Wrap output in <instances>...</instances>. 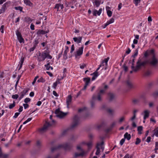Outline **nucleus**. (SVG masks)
Returning a JSON list of instances; mask_svg holds the SVG:
<instances>
[{
  "label": "nucleus",
  "instance_id": "f257e3e1",
  "mask_svg": "<svg viewBox=\"0 0 158 158\" xmlns=\"http://www.w3.org/2000/svg\"><path fill=\"white\" fill-rule=\"evenodd\" d=\"M145 57L150 56L151 58L147 60V64H149L152 66H156L158 63V59L156 56L153 49L147 50L144 54Z\"/></svg>",
  "mask_w": 158,
  "mask_h": 158
},
{
  "label": "nucleus",
  "instance_id": "f03ea898",
  "mask_svg": "<svg viewBox=\"0 0 158 158\" xmlns=\"http://www.w3.org/2000/svg\"><path fill=\"white\" fill-rule=\"evenodd\" d=\"M147 64V62L146 60L142 61L140 58H139L136 64V65L133 69V71L134 72H137L142 67L144 66Z\"/></svg>",
  "mask_w": 158,
  "mask_h": 158
},
{
  "label": "nucleus",
  "instance_id": "7ed1b4c3",
  "mask_svg": "<svg viewBox=\"0 0 158 158\" xmlns=\"http://www.w3.org/2000/svg\"><path fill=\"white\" fill-rule=\"evenodd\" d=\"M72 147V145L70 143H67L62 145H60L57 147L52 148H51V151L52 152H53L57 149L61 147H63L67 150H69Z\"/></svg>",
  "mask_w": 158,
  "mask_h": 158
},
{
  "label": "nucleus",
  "instance_id": "20e7f679",
  "mask_svg": "<svg viewBox=\"0 0 158 158\" xmlns=\"http://www.w3.org/2000/svg\"><path fill=\"white\" fill-rule=\"evenodd\" d=\"M55 122V121L54 120H52V122H46L43 127L39 130L40 132L41 133L45 132L48 130V128L54 124Z\"/></svg>",
  "mask_w": 158,
  "mask_h": 158
},
{
  "label": "nucleus",
  "instance_id": "39448f33",
  "mask_svg": "<svg viewBox=\"0 0 158 158\" xmlns=\"http://www.w3.org/2000/svg\"><path fill=\"white\" fill-rule=\"evenodd\" d=\"M77 149L80 153L75 152L74 154V157H75L77 158L80 156H83L86 153V152L81 148V146L79 145L77 146Z\"/></svg>",
  "mask_w": 158,
  "mask_h": 158
},
{
  "label": "nucleus",
  "instance_id": "423d86ee",
  "mask_svg": "<svg viewBox=\"0 0 158 158\" xmlns=\"http://www.w3.org/2000/svg\"><path fill=\"white\" fill-rule=\"evenodd\" d=\"M102 95L100 94H98L97 97H96L95 95H93L92 97V101L91 102V106L93 107L94 105V103L93 101L97 100L99 101H101L102 100Z\"/></svg>",
  "mask_w": 158,
  "mask_h": 158
},
{
  "label": "nucleus",
  "instance_id": "0eeeda50",
  "mask_svg": "<svg viewBox=\"0 0 158 158\" xmlns=\"http://www.w3.org/2000/svg\"><path fill=\"white\" fill-rule=\"evenodd\" d=\"M79 122V118L77 115H75L73 119V121L71 126L72 128L73 129L76 127L78 125Z\"/></svg>",
  "mask_w": 158,
  "mask_h": 158
},
{
  "label": "nucleus",
  "instance_id": "6e6552de",
  "mask_svg": "<svg viewBox=\"0 0 158 158\" xmlns=\"http://www.w3.org/2000/svg\"><path fill=\"white\" fill-rule=\"evenodd\" d=\"M56 116L60 118H62L65 116L67 114L66 113H64L60 110L59 109L56 110L55 111Z\"/></svg>",
  "mask_w": 158,
  "mask_h": 158
},
{
  "label": "nucleus",
  "instance_id": "1a4fd4ad",
  "mask_svg": "<svg viewBox=\"0 0 158 158\" xmlns=\"http://www.w3.org/2000/svg\"><path fill=\"white\" fill-rule=\"evenodd\" d=\"M46 58H47V55L45 52H44L42 53H40L39 55L38 56V60L39 62L43 61Z\"/></svg>",
  "mask_w": 158,
  "mask_h": 158
},
{
  "label": "nucleus",
  "instance_id": "9d476101",
  "mask_svg": "<svg viewBox=\"0 0 158 158\" xmlns=\"http://www.w3.org/2000/svg\"><path fill=\"white\" fill-rule=\"evenodd\" d=\"M83 46L79 48L77 52V53L75 55L76 58L79 59L80 58L79 56L81 55L83 53Z\"/></svg>",
  "mask_w": 158,
  "mask_h": 158
},
{
  "label": "nucleus",
  "instance_id": "9b49d317",
  "mask_svg": "<svg viewBox=\"0 0 158 158\" xmlns=\"http://www.w3.org/2000/svg\"><path fill=\"white\" fill-rule=\"evenodd\" d=\"M90 78L89 77L84 78H83V81L85 82V85L82 90H84L86 89L87 85H88L90 81Z\"/></svg>",
  "mask_w": 158,
  "mask_h": 158
},
{
  "label": "nucleus",
  "instance_id": "f8f14e48",
  "mask_svg": "<svg viewBox=\"0 0 158 158\" xmlns=\"http://www.w3.org/2000/svg\"><path fill=\"white\" fill-rule=\"evenodd\" d=\"M16 34L19 42L20 43H24V40L22 37L21 33L18 31H17L16 32Z\"/></svg>",
  "mask_w": 158,
  "mask_h": 158
},
{
  "label": "nucleus",
  "instance_id": "ddd939ff",
  "mask_svg": "<svg viewBox=\"0 0 158 158\" xmlns=\"http://www.w3.org/2000/svg\"><path fill=\"white\" fill-rule=\"evenodd\" d=\"M108 98L109 101L111 102L115 99V96L114 94L111 93H109L108 94Z\"/></svg>",
  "mask_w": 158,
  "mask_h": 158
},
{
  "label": "nucleus",
  "instance_id": "4468645a",
  "mask_svg": "<svg viewBox=\"0 0 158 158\" xmlns=\"http://www.w3.org/2000/svg\"><path fill=\"white\" fill-rule=\"evenodd\" d=\"M72 101V96L71 95H69L66 100V103L67 105V108H69V105L71 104Z\"/></svg>",
  "mask_w": 158,
  "mask_h": 158
},
{
  "label": "nucleus",
  "instance_id": "2eb2a0df",
  "mask_svg": "<svg viewBox=\"0 0 158 158\" xmlns=\"http://www.w3.org/2000/svg\"><path fill=\"white\" fill-rule=\"evenodd\" d=\"M82 37L81 36H79L78 37H75L73 38V39L74 41L77 44L81 43Z\"/></svg>",
  "mask_w": 158,
  "mask_h": 158
},
{
  "label": "nucleus",
  "instance_id": "dca6fc26",
  "mask_svg": "<svg viewBox=\"0 0 158 158\" xmlns=\"http://www.w3.org/2000/svg\"><path fill=\"white\" fill-rule=\"evenodd\" d=\"M150 112V111L147 110H145L144 111V119L145 120L146 118L148 117Z\"/></svg>",
  "mask_w": 158,
  "mask_h": 158
},
{
  "label": "nucleus",
  "instance_id": "f3484780",
  "mask_svg": "<svg viewBox=\"0 0 158 158\" xmlns=\"http://www.w3.org/2000/svg\"><path fill=\"white\" fill-rule=\"evenodd\" d=\"M102 10V8L100 9L98 11L97 10H94L93 11V15L96 16L97 15H100L101 13Z\"/></svg>",
  "mask_w": 158,
  "mask_h": 158
},
{
  "label": "nucleus",
  "instance_id": "a211bd4d",
  "mask_svg": "<svg viewBox=\"0 0 158 158\" xmlns=\"http://www.w3.org/2000/svg\"><path fill=\"white\" fill-rule=\"evenodd\" d=\"M135 58H134L133 59H132V60H130L129 61V63L131 64V68L132 70H133V69L134 68H135V66H134V62H135Z\"/></svg>",
  "mask_w": 158,
  "mask_h": 158
},
{
  "label": "nucleus",
  "instance_id": "6ab92c4d",
  "mask_svg": "<svg viewBox=\"0 0 158 158\" xmlns=\"http://www.w3.org/2000/svg\"><path fill=\"white\" fill-rule=\"evenodd\" d=\"M126 84L127 87L130 88H133V85L131 81L128 80L126 81Z\"/></svg>",
  "mask_w": 158,
  "mask_h": 158
},
{
  "label": "nucleus",
  "instance_id": "aec40b11",
  "mask_svg": "<svg viewBox=\"0 0 158 158\" xmlns=\"http://www.w3.org/2000/svg\"><path fill=\"white\" fill-rule=\"evenodd\" d=\"M110 8V7L109 6H107L106 7L107 15L109 17H110L112 16V13L111 11L109 10Z\"/></svg>",
  "mask_w": 158,
  "mask_h": 158
},
{
  "label": "nucleus",
  "instance_id": "412c9836",
  "mask_svg": "<svg viewBox=\"0 0 158 158\" xmlns=\"http://www.w3.org/2000/svg\"><path fill=\"white\" fill-rule=\"evenodd\" d=\"M99 143H97L96 146V148L97 149V151L96 152L95 154L97 155H98L99 154L100 152V148L99 147Z\"/></svg>",
  "mask_w": 158,
  "mask_h": 158
},
{
  "label": "nucleus",
  "instance_id": "4be33fe9",
  "mask_svg": "<svg viewBox=\"0 0 158 158\" xmlns=\"http://www.w3.org/2000/svg\"><path fill=\"white\" fill-rule=\"evenodd\" d=\"M9 156V154H3L1 151L0 152V158H8Z\"/></svg>",
  "mask_w": 158,
  "mask_h": 158
},
{
  "label": "nucleus",
  "instance_id": "5701e85b",
  "mask_svg": "<svg viewBox=\"0 0 158 158\" xmlns=\"http://www.w3.org/2000/svg\"><path fill=\"white\" fill-rule=\"evenodd\" d=\"M91 75H93L92 79V81L94 80L98 76V72L97 71L94 72L93 74H92Z\"/></svg>",
  "mask_w": 158,
  "mask_h": 158
},
{
  "label": "nucleus",
  "instance_id": "b1692460",
  "mask_svg": "<svg viewBox=\"0 0 158 158\" xmlns=\"http://www.w3.org/2000/svg\"><path fill=\"white\" fill-rule=\"evenodd\" d=\"M152 74L151 71L149 70H147L145 71L144 74V76L145 77H148L150 76Z\"/></svg>",
  "mask_w": 158,
  "mask_h": 158
},
{
  "label": "nucleus",
  "instance_id": "393cba45",
  "mask_svg": "<svg viewBox=\"0 0 158 158\" xmlns=\"http://www.w3.org/2000/svg\"><path fill=\"white\" fill-rule=\"evenodd\" d=\"M141 97L134 99L133 100V102L135 104H138L140 102Z\"/></svg>",
  "mask_w": 158,
  "mask_h": 158
},
{
  "label": "nucleus",
  "instance_id": "a878e982",
  "mask_svg": "<svg viewBox=\"0 0 158 158\" xmlns=\"http://www.w3.org/2000/svg\"><path fill=\"white\" fill-rule=\"evenodd\" d=\"M153 134L152 136V137H153L154 135H155L156 137H158V127L156 128L153 131Z\"/></svg>",
  "mask_w": 158,
  "mask_h": 158
},
{
  "label": "nucleus",
  "instance_id": "bb28decb",
  "mask_svg": "<svg viewBox=\"0 0 158 158\" xmlns=\"http://www.w3.org/2000/svg\"><path fill=\"white\" fill-rule=\"evenodd\" d=\"M61 80L60 79H58L56 82H54L53 84V87L54 88V89H56V87L58 84H60V81Z\"/></svg>",
  "mask_w": 158,
  "mask_h": 158
},
{
  "label": "nucleus",
  "instance_id": "cd10ccee",
  "mask_svg": "<svg viewBox=\"0 0 158 158\" xmlns=\"http://www.w3.org/2000/svg\"><path fill=\"white\" fill-rule=\"evenodd\" d=\"M125 119V117L124 116H121L118 120V123H121L123 122Z\"/></svg>",
  "mask_w": 158,
  "mask_h": 158
},
{
  "label": "nucleus",
  "instance_id": "c85d7f7f",
  "mask_svg": "<svg viewBox=\"0 0 158 158\" xmlns=\"http://www.w3.org/2000/svg\"><path fill=\"white\" fill-rule=\"evenodd\" d=\"M24 3L27 5L32 6L33 4L30 1V0H24Z\"/></svg>",
  "mask_w": 158,
  "mask_h": 158
},
{
  "label": "nucleus",
  "instance_id": "c756f323",
  "mask_svg": "<svg viewBox=\"0 0 158 158\" xmlns=\"http://www.w3.org/2000/svg\"><path fill=\"white\" fill-rule=\"evenodd\" d=\"M124 139H126L128 140H129L131 138V136L130 134H128L127 132H126L124 135Z\"/></svg>",
  "mask_w": 158,
  "mask_h": 158
},
{
  "label": "nucleus",
  "instance_id": "7c9ffc66",
  "mask_svg": "<svg viewBox=\"0 0 158 158\" xmlns=\"http://www.w3.org/2000/svg\"><path fill=\"white\" fill-rule=\"evenodd\" d=\"M143 127L142 126H139L138 127L137 131H138V133L139 134H142V133L141 131L143 130Z\"/></svg>",
  "mask_w": 158,
  "mask_h": 158
},
{
  "label": "nucleus",
  "instance_id": "2f4dec72",
  "mask_svg": "<svg viewBox=\"0 0 158 158\" xmlns=\"http://www.w3.org/2000/svg\"><path fill=\"white\" fill-rule=\"evenodd\" d=\"M49 32V30H47L46 31H44L43 30H39L38 31V33L40 34H45Z\"/></svg>",
  "mask_w": 158,
  "mask_h": 158
},
{
  "label": "nucleus",
  "instance_id": "473e14b6",
  "mask_svg": "<svg viewBox=\"0 0 158 158\" xmlns=\"http://www.w3.org/2000/svg\"><path fill=\"white\" fill-rule=\"evenodd\" d=\"M98 143H99V147L102 150V151H103L104 149V147L103 146L104 144V142L102 141V142H98Z\"/></svg>",
  "mask_w": 158,
  "mask_h": 158
},
{
  "label": "nucleus",
  "instance_id": "72a5a7b5",
  "mask_svg": "<svg viewBox=\"0 0 158 158\" xmlns=\"http://www.w3.org/2000/svg\"><path fill=\"white\" fill-rule=\"evenodd\" d=\"M45 66L47 70H49L50 69H51V70L53 69V68L50 66L49 63H48L47 64L45 65Z\"/></svg>",
  "mask_w": 158,
  "mask_h": 158
},
{
  "label": "nucleus",
  "instance_id": "f704fd0d",
  "mask_svg": "<svg viewBox=\"0 0 158 158\" xmlns=\"http://www.w3.org/2000/svg\"><path fill=\"white\" fill-rule=\"evenodd\" d=\"M109 59V57H107V58L105 59L104 60L102 61V65H103V64L105 63V65L107 66V62Z\"/></svg>",
  "mask_w": 158,
  "mask_h": 158
},
{
  "label": "nucleus",
  "instance_id": "c9c22d12",
  "mask_svg": "<svg viewBox=\"0 0 158 158\" xmlns=\"http://www.w3.org/2000/svg\"><path fill=\"white\" fill-rule=\"evenodd\" d=\"M24 21L28 23H30L32 21L31 19L28 17H25L24 18Z\"/></svg>",
  "mask_w": 158,
  "mask_h": 158
},
{
  "label": "nucleus",
  "instance_id": "e433bc0d",
  "mask_svg": "<svg viewBox=\"0 0 158 158\" xmlns=\"http://www.w3.org/2000/svg\"><path fill=\"white\" fill-rule=\"evenodd\" d=\"M157 150H158V142H156L155 143V148L154 149L155 153H157Z\"/></svg>",
  "mask_w": 158,
  "mask_h": 158
},
{
  "label": "nucleus",
  "instance_id": "4c0bfd02",
  "mask_svg": "<svg viewBox=\"0 0 158 158\" xmlns=\"http://www.w3.org/2000/svg\"><path fill=\"white\" fill-rule=\"evenodd\" d=\"M138 49H136L135 51L134 54L131 57H133L135 58V57L136 56H137V55H138Z\"/></svg>",
  "mask_w": 158,
  "mask_h": 158
},
{
  "label": "nucleus",
  "instance_id": "58836bf2",
  "mask_svg": "<svg viewBox=\"0 0 158 158\" xmlns=\"http://www.w3.org/2000/svg\"><path fill=\"white\" fill-rule=\"evenodd\" d=\"M114 21V19L113 18H111L110 20H108L106 23L108 25L111 23H113Z\"/></svg>",
  "mask_w": 158,
  "mask_h": 158
},
{
  "label": "nucleus",
  "instance_id": "ea45409f",
  "mask_svg": "<svg viewBox=\"0 0 158 158\" xmlns=\"http://www.w3.org/2000/svg\"><path fill=\"white\" fill-rule=\"evenodd\" d=\"M133 157V155H130L128 154H127L123 158H132Z\"/></svg>",
  "mask_w": 158,
  "mask_h": 158
},
{
  "label": "nucleus",
  "instance_id": "a19ab883",
  "mask_svg": "<svg viewBox=\"0 0 158 158\" xmlns=\"http://www.w3.org/2000/svg\"><path fill=\"white\" fill-rule=\"evenodd\" d=\"M45 80L42 77H41L37 80L38 82H44L45 81Z\"/></svg>",
  "mask_w": 158,
  "mask_h": 158
},
{
  "label": "nucleus",
  "instance_id": "79ce46f5",
  "mask_svg": "<svg viewBox=\"0 0 158 158\" xmlns=\"http://www.w3.org/2000/svg\"><path fill=\"white\" fill-rule=\"evenodd\" d=\"M41 142L39 140H38L36 142V145L38 147H40L41 146Z\"/></svg>",
  "mask_w": 158,
  "mask_h": 158
},
{
  "label": "nucleus",
  "instance_id": "37998d69",
  "mask_svg": "<svg viewBox=\"0 0 158 158\" xmlns=\"http://www.w3.org/2000/svg\"><path fill=\"white\" fill-rule=\"evenodd\" d=\"M152 95L154 97H157L158 96V90L154 92Z\"/></svg>",
  "mask_w": 158,
  "mask_h": 158
},
{
  "label": "nucleus",
  "instance_id": "c03bdc74",
  "mask_svg": "<svg viewBox=\"0 0 158 158\" xmlns=\"http://www.w3.org/2000/svg\"><path fill=\"white\" fill-rule=\"evenodd\" d=\"M15 106V102H14L12 104H10L9 106V108L11 109Z\"/></svg>",
  "mask_w": 158,
  "mask_h": 158
},
{
  "label": "nucleus",
  "instance_id": "a18cd8bd",
  "mask_svg": "<svg viewBox=\"0 0 158 158\" xmlns=\"http://www.w3.org/2000/svg\"><path fill=\"white\" fill-rule=\"evenodd\" d=\"M141 0H133L136 6L140 3Z\"/></svg>",
  "mask_w": 158,
  "mask_h": 158
},
{
  "label": "nucleus",
  "instance_id": "49530a36",
  "mask_svg": "<svg viewBox=\"0 0 158 158\" xmlns=\"http://www.w3.org/2000/svg\"><path fill=\"white\" fill-rule=\"evenodd\" d=\"M24 61V58H22L20 60V66L19 69H20L22 67V66L23 65V63Z\"/></svg>",
  "mask_w": 158,
  "mask_h": 158
},
{
  "label": "nucleus",
  "instance_id": "de8ad7c7",
  "mask_svg": "<svg viewBox=\"0 0 158 158\" xmlns=\"http://www.w3.org/2000/svg\"><path fill=\"white\" fill-rule=\"evenodd\" d=\"M107 110L108 112H109L110 114H113L114 113V110H113L109 109H107Z\"/></svg>",
  "mask_w": 158,
  "mask_h": 158
},
{
  "label": "nucleus",
  "instance_id": "09e8293b",
  "mask_svg": "<svg viewBox=\"0 0 158 158\" xmlns=\"http://www.w3.org/2000/svg\"><path fill=\"white\" fill-rule=\"evenodd\" d=\"M140 142L141 140L139 138H137L136 139V141L135 142V144L136 145H138L140 143Z\"/></svg>",
  "mask_w": 158,
  "mask_h": 158
},
{
  "label": "nucleus",
  "instance_id": "8fccbe9b",
  "mask_svg": "<svg viewBox=\"0 0 158 158\" xmlns=\"http://www.w3.org/2000/svg\"><path fill=\"white\" fill-rule=\"evenodd\" d=\"M15 9L16 10H19L21 11H22L23 8L21 6L15 7Z\"/></svg>",
  "mask_w": 158,
  "mask_h": 158
},
{
  "label": "nucleus",
  "instance_id": "3c124183",
  "mask_svg": "<svg viewBox=\"0 0 158 158\" xmlns=\"http://www.w3.org/2000/svg\"><path fill=\"white\" fill-rule=\"evenodd\" d=\"M91 117V115L89 113L86 114L84 116L85 118H90Z\"/></svg>",
  "mask_w": 158,
  "mask_h": 158
},
{
  "label": "nucleus",
  "instance_id": "603ef678",
  "mask_svg": "<svg viewBox=\"0 0 158 158\" xmlns=\"http://www.w3.org/2000/svg\"><path fill=\"white\" fill-rule=\"evenodd\" d=\"M65 50L64 51V54L66 55L67 54V52H68L69 51V47L68 46H66L65 47Z\"/></svg>",
  "mask_w": 158,
  "mask_h": 158
},
{
  "label": "nucleus",
  "instance_id": "864d4df0",
  "mask_svg": "<svg viewBox=\"0 0 158 158\" xmlns=\"http://www.w3.org/2000/svg\"><path fill=\"white\" fill-rule=\"evenodd\" d=\"M19 97V95L18 94L13 95L12 96V98L13 99H17Z\"/></svg>",
  "mask_w": 158,
  "mask_h": 158
},
{
  "label": "nucleus",
  "instance_id": "5fc2aeb1",
  "mask_svg": "<svg viewBox=\"0 0 158 158\" xmlns=\"http://www.w3.org/2000/svg\"><path fill=\"white\" fill-rule=\"evenodd\" d=\"M6 4H7L6 3L4 4H3V5L2 6V8H1L2 10H3V11H4V10H5L6 7Z\"/></svg>",
  "mask_w": 158,
  "mask_h": 158
},
{
  "label": "nucleus",
  "instance_id": "6e6d98bb",
  "mask_svg": "<svg viewBox=\"0 0 158 158\" xmlns=\"http://www.w3.org/2000/svg\"><path fill=\"white\" fill-rule=\"evenodd\" d=\"M86 109V107H83V108H80L79 109L78 112H81L84 111Z\"/></svg>",
  "mask_w": 158,
  "mask_h": 158
},
{
  "label": "nucleus",
  "instance_id": "4d7b16f0",
  "mask_svg": "<svg viewBox=\"0 0 158 158\" xmlns=\"http://www.w3.org/2000/svg\"><path fill=\"white\" fill-rule=\"evenodd\" d=\"M30 100L31 99L30 98H27L24 99V102L26 103H28V102H29Z\"/></svg>",
  "mask_w": 158,
  "mask_h": 158
},
{
  "label": "nucleus",
  "instance_id": "13d9d810",
  "mask_svg": "<svg viewBox=\"0 0 158 158\" xmlns=\"http://www.w3.org/2000/svg\"><path fill=\"white\" fill-rule=\"evenodd\" d=\"M60 7V4H57L56 5L55 8L57 9V11H58Z\"/></svg>",
  "mask_w": 158,
  "mask_h": 158
},
{
  "label": "nucleus",
  "instance_id": "bf43d9fd",
  "mask_svg": "<svg viewBox=\"0 0 158 158\" xmlns=\"http://www.w3.org/2000/svg\"><path fill=\"white\" fill-rule=\"evenodd\" d=\"M125 141V139H124H124H122L121 140V141H120V144L121 145H123V144L124 143V142Z\"/></svg>",
  "mask_w": 158,
  "mask_h": 158
},
{
  "label": "nucleus",
  "instance_id": "052dcab7",
  "mask_svg": "<svg viewBox=\"0 0 158 158\" xmlns=\"http://www.w3.org/2000/svg\"><path fill=\"white\" fill-rule=\"evenodd\" d=\"M39 41L38 40L35 39L34 42V46H36L37 44L38 43Z\"/></svg>",
  "mask_w": 158,
  "mask_h": 158
},
{
  "label": "nucleus",
  "instance_id": "680f3d73",
  "mask_svg": "<svg viewBox=\"0 0 158 158\" xmlns=\"http://www.w3.org/2000/svg\"><path fill=\"white\" fill-rule=\"evenodd\" d=\"M46 55H47V57H48V58L50 59H51L52 58V56L49 55V53L46 52Z\"/></svg>",
  "mask_w": 158,
  "mask_h": 158
},
{
  "label": "nucleus",
  "instance_id": "e2e57ef3",
  "mask_svg": "<svg viewBox=\"0 0 158 158\" xmlns=\"http://www.w3.org/2000/svg\"><path fill=\"white\" fill-rule=\"evenodd\" d=\"M95 5L97 7L100 4V2L98 1H95Z\"/></svg>",
  "mask_w": 158,
  "mask_h": 158
},
{
  "label": "nucleus",
  "instance_id": "0e129e2a",
  "mask_svg": "<svg viewBox=\"0 0 158 158\" xmlns=\"http://www.w3.org/2000/svg\"><path fill=\"white\" fill-rule=\"evenodd\" d=\"M86 145L89 147H90L92 145V142L91 141L89 142L86 143Z\"/></svg>",
  "mask_w": 158,
  "mask_h": 158
},
{
  "label": "nucleus",
  "instance_id": "69168bd1",
  "mask_svg": "<svg viewBox=\"0 0 158 158\" xmlns=\"http://www.w3.org/2000/svg\"><path fill=\"white\" fill-rule=\"evenodd\" d=\"M151 137L148 136L147 138V139L146 140V141L148 143H149L151 141Z\"/></svg>",
  "mask_w": 158,
  "mask_h": 158
},
{
  "label": "nucleus",
  "instance_id": "338daca9",
  "mask_svg": "<svg viewBox=\"0 0 158 158\" xmlns=\"http://www.w3.org/2000/svg\"><path fill=\"white\" fill-rule=\"evenodd\" d=\"M74 50V46L73 44L71 47L70 52L72 53L73 51Z\"/></svg>",
  "mask_w": 158,
  "mask_h": 158
},
{
  "label": "nucleus",
  "instance_id": "774afa93",
  "mask_svg": "<svg viewBox=\"0 0 158 158\" xmlns=\"http://www.w3.org/2000/svg\"><path fill=\"white\" fill-rule=\"evenodd\" d=\"M105 92V90H104L102 89L100 91V92L99 93H98V94H100L102 95Z\"/></svg>",
  "mask_w": 158,
  "mask_h": 158
}]
</instances>
